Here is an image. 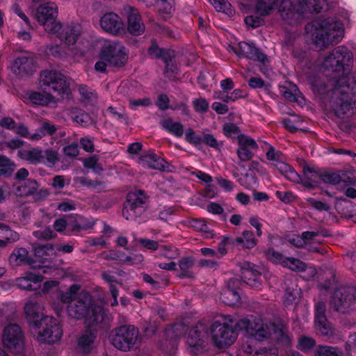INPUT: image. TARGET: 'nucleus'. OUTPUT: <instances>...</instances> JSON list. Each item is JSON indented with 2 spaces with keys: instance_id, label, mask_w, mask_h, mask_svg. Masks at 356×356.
<instances>
[{
  "instance_id": "25",
  "label": "nucleus",
  "mask_w": 356,
  "mask_h": 356,
  "mask_svg": "<svg viewBox=\"0 0 356 356\" xmlns=\"http://www.w3.org/2000/svg\"><path fill=\"white\" fill-rule=\"evenodd\" d=\"M33 252L37 261L42 265L36 266L40 268L45 266L46 264L49 262L52 257L56 254V250L52 244L46 243L34 246Z\"/></svg>"
},
{
  "instance_id": "32",
  "label": "nucleus",
  "mask_w": 356,
  "mask_h": 356,
  "mask_svg": "<svg viewBox=\"0 0 356 356\" xmlns=\"http://www.w3.org/2000/svg\"><path fill=\"white\" fill-rule=\"evenodd\" d=\"M96 338V333L91 329L86 330L78 339V347L84 353H90Z\"/></svg>"
},
{
  "instance_id": "39",
  "label": "nucleus",
  "mask_w": 356,
  "mask_h": 356,
  "mask_svg": "<svg viewBox=\"0 0 356 356\" xmlns=\"http://www.w3.org/2000/svg\"><path fill=\"white\" fill-rule=\"evenodd\" d=\"M145 207H123L122 216L128 220H136L145 212Z\"/></svg>"
},
{
  "instance_id": "56",
  "label": "nucleus",
  "mask_w": 356,
  "mask_h": 356,
  "mask_svg": "<svg viewBox=\"0 0 356 356\" xmlns=\"http://www.w3.org/2000/svg\"><path fill=\"white\" fill-rule=\"evenodd\" d=\"M302 2L310 13H318L323 9L322 0H302Z\"/></svg>"
},
{
  "instance_id": "48",
  "label": "nucleus",
  "mask_w": 356,
  "mask_h": 356,
  "mask_svg": "<svg viewBox=\"0 0 356 356\" xmlns=\"http://www.w3.org/2000/svg\"><path fill=\"white\" fill-rule=\"evenodd\" d=\"M299 92L298 88L294 84L291 85L289 88H284L282 90L283 97L291 102L298 101V93Z\"/></svg>"
},
{
  "instance_id": "49",
  "label": "nucleus",
  "mask_w": 356,
  "mask_h": 356,
  "mask_svg": "<svg viewBox=\"0 0 356 356\" xmlns=\"http://www.w3.org/2000/svg\"><path fill=\"white\" fill-rule=\"evenodd\" d=\"M229 244L234 245V238L229 236H223L219 243L218 249L216 250L217 259L222 258L227 253L225 246Z\"/></svg>"
},
{
  "instance_id": "21",
  "label": "nucleus",
  "mask_w": 356,
  "mask_h": 356,
  "mask_svg": "<svg viewBox=\"0 0 356 356\" xmlns=\"http://www.w3.org/2000/svg\"><path fill=\"white\" fill-rule=\"evenodd\" d=\"M241 282L237 278H231L227 282V285L221 293L222 302L227 305L233 306L240 302L239 294Z\"/></svg>"
},
{
  "instance_id": "34",
  "label": "nucleus",
  "mask_w": 356,
  "mask_h": 356,
  "mask_svg": "<svg viewBox=\"0 0 356 356\" xmlns=\"http://www.w3.org/2000/svg\"><path fill=\"white\" fill-rule=\"evenodd\" d=\"M345 175L341 171H324L320 173V181L332 185H337L344 181L343 176Z\"/></svg>"
},
{
  "instance_id": "35",
  "label": "nucleus",
  "mask_w": 356,
  "mask_h": 356,
  "mask_svg": "<svg viewBox=\"0 0 356 356\" xmlns=\"http://www.w3.org/2000/svg\"><path fill=\"white\" fill-rule=\"evenodd\" d=\"M162 61L165 64L164 75L170 80L175 79L179 72V70L175 62V51L170 54V58H167L166 60H163Z\"/></svg>"
},
{
  "instance_id": "29",
  "label": "nucleus",
  "mask_w": 356,
  "mask_h": 356,
  "mask_svg": "<svg viewBox=\"0 0 356 356\" xmlns=\"http://www.w3.org/2000/svg\"><path fill=\"white\" fill-rule=\"evenodd\" d=\"M234 245L238 248L252 249L257 244V239L252 231L245 230L241 236L234 238Z\"/></svg>"
},
{
  "instance_id": "17",
  "label": "nucleus",
  "mask_w": 356,
  "mask_h": 356,
  "mask_svg": "<svg viewBox=\"0 0 356 356\" xmlns=\"http://www.w3.org/2000/svg\"><path fill=\"white\" fill-rule=\"evenodd\" d=\"M236 154L241 162L251 161L254 153L258 150L259 145L254 139L245 134L238 136Z\"/></svg>"
},
{
  "instance_id": "15",
  "label": "nucleus",
  "mask_w": 356,
  "mask_h": 356,
  "mask_svg": "<svg viewBox=\"0 0 356 356\" xmlns=\"http://www.w3.org/2000/svg\"><path fill=\"white\" fill-rule=\"evenodd\" d=\"M326 305L323 301H318L314 308V324L316 332L323 337H332L334 328L328 321L326 315Z\"/></svg>"
},
{
  "instance_id": "27",
  "label": "nucleus",
  "mask_w": 356,
  "mask_h": 356,
  "mask_svg": "<svg viewBox=\"0 0 356 356\" xmlns=\"http://www.w3.org/2000/svg\"><path fill=\"white\" fill-rule=\"evenodd\" d=\"M268 165L291 181H297L300 178L295 169L283 160L278 163H270Z\"/></svg>"
},
{
  "instance_id": "22",
  "label": "nucleus",
  "mask_w": 356,
  "mask_h": 356,
  "mask_svg": "<svg viewBox=\"0 0 356 356\" xmlns=\"http://www.w3.org/2000/svg\"><path fill=\"white\" fill-rule=\"evenodd\" d=\"M24 314L30 327L33 329L40 327V323L45 316L41 312L39 304L31 300L25 304Z\"/></svg>"
},
{
  "instance_id": "19",
  "label": "nucleus",
  "mask_w": 356,
  "mask_h": 356,
  "mask_svg": "<svg viewBox=\"0 0 356 356\" xmlns=\"http://www.w3.org/2000/svg\"><path fill=\"white\" fill-rule=\"evenodd\" d=\"M37 60L33 56H18L12 65V70L22 76L31 75L36 69Z\"/></svg>"
},
{
  "instance_id": "41",
  "label": "nucleus",
  "mask_w": 356,
  "mask_h": 356,
  "mask_svg": "<svg viewBox=\"0 0 356 356\" xmlns=\"http://www.w3.org/2000/svg\"><path fill=\"white\" fill-rule=\"evenodd\" d=\"M186 140L191 145L195 146L197 149H200L202 145V136L197 135L195 131L188 128L185 134Z\"/></svg>"
},
{
  "instance_id": "64",
  "label": "nucleus",
  "mask_w": 356,
  "mask_h": 356,
  "mask_svg": "<svg viewBox=\"0 0 356 356\" xmlns=\"http://www.w3.org/2000/svg\"><path fill=\"white\" fill-rule=\"evenodd\" d=\"M17 285L19 289L28 291H35L38 289L37 286H35L31 283V282L28 281L25 276L17 280Z\"/></svg>"
},
{
  "instance_id": "24",
  "label": "nucleus",
  "mask_w": 356,
  "mask_h": 356,
  "mask_svg": "<svg viewBox=\"0 0 356 356\" xmlns=\"http://www.w3.org/2000/svg\"><path fill=\"white\" fill-rule=\"evenodd\" d=\"M140 159L149 168L163 172L169 170V163L165 159L154 152H149L142 155Z\"/></svg>"
},
{
  "instance_id": "7",
  "label": "nucleus",
  "mask_w": 356,
  "mask_h": 356,
  "mask_svg": "<svg viewBox=\"0 0 356 356\" xmlns=\"http://www.w3.org/2000/svg\"><path fill=\"white\" fill-rule=\"evenodd\" d=\"M40 81L47 87L45 89L61 97L65 95H67L70 92V83L66 76L59 72L43 70L40 74Z\"/></svg>"
},
{
  "instance_id": "23",
  "label": "nucleus",
  "mask_w": 356,
  "mask_h": 356,
  "mask_svg": "<svg viewBox=\"0 0 356 356\" xmlns=\"http://www.w3.org/2000/svg\"><path fill=\"white\" fill-rule=\"evenodd\" d=\"M247 340L242 343L241 350L248 356H267L266 348H261L257 347L259 341H263L265 339H257L254 336L248 334L245 332Z\"/></svg>"
},
{
  "instance_id": "12",
  "label": "nucleus",
  "mask_w": 356,
  "mask_h": 356,
  "mask_svg": "<svg viewBox=\"0 0 356 356\" xmlns=\"http://www.w3.org/2000/svg\"><path fill=\"white\" fill-rule=\"evenodd\" d=\"M49 33L54 34L61 41L68 45L74 44L81 33V26L76 23L54 24Z\"/></svg>"
},
{
  "instance_id": "54",
  "label": "nucleus",
  "mask_w": 356,
  "mask_h": 356,
  "mask_svg": "<svg viewBox=\"0 0 356 356\" xmlns=\"http://www.w3.org/2000/svg\"><path fill=\"white\" fill-rule=\"evenodd\" d=\"M247 96V93L242 89L236 88L234 89L230 95H226L225 97H222L221 99L225 102L228 103L229 102H235L238 99L245 98Z\"/></svg>"
},
{
  "instance_id": "38",
  "label": "nucleus",
  "mask_w": 356,
  "mask_h": 356,
  "mask_svg": "<svg viewBox=\"0 0 356 356\" xmlns=\"http://www.w3.org/2000/svg\"><path fill=\"white\" fill-rule=\"evenodd\" d=\"M283 266L295 272H304L307 269L305 262L293 257H286L285 261H283Z\"/></svg>"
},
{
  "instance_id": "58",
  "label": "nucleus",
  "mask_w": 356,
  "mask_h": 356,
  "mask_svg": "<svg viewBox=\"0 0 356 356\" xmlns=\"http://www.w3.org/2000/svg\"><path fill=\"white\" fill-rule=\"evenodd\" d=\"M307 202L309 206L318 211H328L330 209V206L328 204L313 197L308 198Z\"/></svg>"
},
{
  "instance_id": "33",
  "label": "nucleus",
  "mask_w": 356,
  "mask_h": 356,
  "mask_svg": "<svg viewBox=\"0 0 356 356\" xmlns=\"http://www.w3.org/2000/svg\"><path fill=\"white\" fill-rule=\"evenodd\" d=\"M18 155L22 159L29 161L31 164L35 165L43 162L42 151L38 148L20 149L18 151Z\"/></svg>"
},
{
  "instance_id": "31",
  "label": "nucleus",
  "mask_w": 356,
  "mask_h": 356,
  "mask_svg": "<svg viewBox=\"0 0 356 356\" xmlns=\"http://www.w3.org/2000/svg\"><path fill=\"white\" fill-rule=\"evenodd\" d=\"M174 51L173 49L169 48L160 47L155 39L151 40V44L147 49V53L152 58L166 60L167 58H170V54Z\"/></svg>"
},
{
  "instance_id": "26",
  "label": "nucleus",
  "mask_w": 356,
  "mask_h": 356,
  "mask_svg": "<svg viewBox=\"0 0 356 356\" xmlns=\"http://www.w3.org/2000/svg\"><path fill=\"white\" fill-rule=\"evenodd\" d=\"M8 261L10 264L13 266L28 264L32 268H37V266L34 265L35 261L29 255L28 250L24 248H15L9 256Z\"/></svg>"
},
{
  "instance_id": "63",
  "label": "nucleus",
  "mask_w": 356,
  "mask_h": 356,
  "mask_svg": "<svg viewBox=\"0 0 356 356\" xmlns=\"http://www.w3.org/2000/svg\"><path fill=\"white\" fill-rule=\"evenodd\" d=\"M130 107L132 110H136L138 106L147 107L152 104V101L149 97L143 99H135L129 101Z\"/></svg>"
},
{
  "instance_id": "42",
  "label": "nucleus",
  "mask_w": 356,
  "mask_h": 356,
  "mask_svg": "<svg viewBox=\"0 0 356 356\" xmlns=\"http://www.w3.org/2000/svg\"><path fill=\"white\" fill-rule=\"evenodd\" d=\"M59 160L58 153L52 149H47L42 152V163L44 164L48 167L54 165Z\"/></svg>"
},
{
  "instance_id": "40",
  "label": "nucleus",
  "mask_w": 356,
  "mask_h": 356,
  "mask_svg": "<svg viewBox=\"0 0 356 356\" xmlns=\"http://www.w3.org/2000/svg\"><path fill=\"white\" fill-rule=\"evenodd\" d=\"M15 169V165L10 159L4 155H0V170L5 173L6 177H10Z\"/></svg>"
},
{
  "instance_id": "11",
  "label": "nucleus",
  "mask_w": 356,
  "mask_h": 356,
  "mask_svg": "<svg viewBox=\"0 0 356 356\" xmlns=\"http://www.w3.org/2000/svg\"><path fill=\"white\" fill-rule=\"evenodd\" d=\"M24 335L17 324L6 326L2 334V343L5 348L14 353H19L24 348Z\"/></svg>"
},
{
  "instance_id": "5",
  "label": "nucleus",
  "mask_w": 356,
  "mask_h": 356,
  "mask_svg": "<svg viewBox=\"0 0 356 356\" xmlns=\"http://www.w3.org/2000/svg\"><path fill=\"white\" fill-rule=\"evenodd\" d=\"M278 0H258L256 3V13L245 17V24L252 29L258 28L264 24V17L270 15L277 5ZM291 0H281L280 7L282 10L291 11L293 6Z\"/></svg>"
},
{
  "instance_id": "43",
  "label": "nucleus",
  "mask_w": 356,
  "mask_h": 356,
  "mask_svg": "<svg viewBox=\"0 0 356 356\" xmlns=\"http://www.w3.org/2000/svg\"><path fill=\"white\" fill-rule=\"evenodd\" d=\"M218 12L224 13L227 15H232L233 10L232 5L227 0H208Z\"/></svg>"
},
{
  "instance_id": "45",
  "label": "nucleus",
  "mask_w": 356,
  "mask_h": 356,
  "mask_svg": "<svg viewBox=\"0 0 356 356\" xmlns=\"http://www.w3.org/2000/svg\"><path fill=\"white\" fill-rule=\"evenodd\" d=\"M315 356H343L335 347L321 346L315 352Z\"/></svg>"
},
{
  "instance_id": "16",
  "label": "nucleus",
  "mask_w": 356,
  "mask_h": 356,
  "mask_svg": "<svg viewBox=\"0 0 356 356\" xmlns=\"http://www.w3.org/2000/svg\"><path fill=\"white\" fill-rule=\"evenodd\" d=\"M100 26L106 33L115 36L125 33V26L122 19L118 14L109 12L104 14L100 19Z\"/></svg>"
},
{
  "instance_id": "61",
  "label": "nucleus",
  "mask_w": 356,
  "mask_h": 356,
  "mask_svg": "<svg viewBox=\"0 0 356 356\" xmlns=\"http://www.w3.org/2000/svg\"><path fill=\"white\" fill-rule=\"evenodd\" d=\"M239 127L234 123H225L222 127V132L227 138H232L234 135L239 134Z\"/></svg>"
},
{
  "instance_id": "37",
  "label": "nucleus",
  "mask_w": 356,
  "mask_h": 356,
  "mask_svg": "<svg viewBox=\"0 0 356 356\" xmlns=\"http://www.w3.org/2000/svg\"><path fill=\"white\" fill-rule=\"evenodd\" d=\"M194 260L192 257H185L181 258L179 261V266L180 269L179 277L181 278H191L193 277V273L190 268L193 267Z\"/></svg>"
},
{
  "instance_id": "9",
  "label": "nucleus",
  "mask_w": 356,
  "mask_h": 356,
  "mask_svg": "<svg viewBox=\"0 0 356 356\" xmlns=\"http://www.w3.org/2000/svg\"><path fill=\"white\" fill-rule=\"evenodd\" d=\"M38 341L41 343L54 344L60 341L63 330L57 319L53 316H44L40 323Z\"/></svg>"
},
{
  "instance_id": "51",
  "label": "nucleus",
  "mask_w": 356,
  "mask_h": 356,
  "mask_svg": "<svg viewBox=\"0 0 356 356\" xmlns=\"http://www.w3.org/2000/svg\"><path fill=\"white\" fill-rule=\"evenodd\" d=\"M316 345V341L309 337L302 336L298 340V348L303 352L312 350Z\"/></svg>"
},
{
  "instance_id": "28",
  "label": "nucleus",
  "mask_w": 356,
  "mask_h": 356,
  "mask_svg": "<svg viewBox=\"0 0 356 356\" xmlns=\"http://www.w3.org/2000/svg\"><path fill=\"white\" fill-rule=\"evenodd\" d=\"M273 333L277 341L281 344L289 346L291 345V338L288 327L283 321H279L273 323Z\"/></svg>"
},
{
  "instance_id": "30",
  "label": "nucleus",
  "mask_w": 356,
  "mask_h": 356,
  "mask_svg": "<svg viewBox=\"0 0 356 356\" xmlns=\"http://www.w3.org/2000/svg\"><path fill=\"white\" fill-rule=\"evenodd\" d=\"M162 129L177 138H181L184 132V125L180 122H175L170 118L161 121Z\"/></svg>"
},
{
  "instance_id": "50",
  "label": "nucleus",
  "mask_w": 356,
  "mask_h": 356,
  "mask_svg": "<svg viewBox=\"0 0 356 356\" xmlns=\"http://www.w3.org/2000/svg\"><path fill=\"white\" fill-rule=\"evenodd\" d=\"M78 180L79 183L82 186L97 191H99L101 190V186L104 185V183L99 180H92L87 177H79Z\"/></svg>"
},
{
  "instance_id": "1",
  "label": "nucleus",
  "mask_w": 356,
  "mask_h": 356,
  "mask_svg": "<svg viewBox=\"0 0 356 356\" xmlns=\"http://www.w3.org/2000/svg\"><path fill=\"white\" fill-rule=\"evenodd\" d=\"M226 322L221 323L214 321L211 326L202 321L191 327L186 343L193 356L202 355L207 350V341L211 334L214 346L225 348L232 345L238 337L240 331L254 336L257 339H268L270 330L262 320L250 317H243L236 321L230 316L225 318Z\"/></svg>"
},
{
  "instance_id": "60",
  "label": "nucleus",
  "mask_w": 356,
  "mask_h": 356,
  "mask_svg": "<svg viewBox=\"0 0 356 356\" xmlns=\"http://www.w3.org/2000/svg\"><path fill=\"white\" fill-rule=\"evenodd\" d=\"M23 188V193L25 195H32L37 191L38 184L35 179H27L24 181Z\"/></svg>"
},
{
  "instance_id": "10",
  "label": "nucleus",
  "mask_w": 356,
  "mask_h": 356,
  "mask_svg": "<svg viewBox=\"0 0 356 356\" xmlns=\"http://www.w3.org/2000/svg\"><path fill=\"white\" fill-rule=\"evenodd\" d=\"M99 58L115 67L124 66L128 60L125 47L119 42H112L102 46Z\"/></svg>"
},
{
  "instance_id": "47",
  "label": "nucleus",
  "mask_w": 356,
  "mask_h": 356,
  "mask_svg": "<svg viewBox=\"0 0 356 356\" xmlns=\"http://www.w3.org/2000/svg\"><path fill=\"white\" fill-rule=\"evenodd\" d=\"M193 106L196 113H205L209 108V103L205 98H196L192 102Z\"/></svg>"
},
{
  "instance_id": "14",
  "label": "nucleus",
  "mask_w": 356,
  "mask_h": 356,
  "mask_svg": "<svg viewBox=\"0 0 356 356\" xmlns=\"http://www.w3.org/2000/svg\"><path fill=\"white\" fill-rule=\"evenodd\" d=\"M58 15V7L54 3H46L38 7L35 17L47 32L52 31Z\"/></svg>"
},
{
  "instance_id": "36",
  "label": "nucleus",
  "mask_w": 356,
  "mask_h": 356,
  "mask_svg": "<svg viewBox=\"0 0 356 356\" xmlns=\"http://www.w3.org/2000/svg\"><path fill=\"white\" fill-rule=\"evenodd\" d=\"M0 236L6 242V246L9 243H14L19 239V234L10 229V227L0 222Z\"/></svg>"
},
{
  "instance_id": "18",
  "label": "nucleus",
  "mask_w": 356,
  "mask_h": 356,
  "mask_svg": "<svg viewBox=\"0 0 356 356\" xmlns=\"http://www.w3.org/2000/svg\"><path fill=\"white\" fill-rule=\"evenodd\" d=\"M259 267L251 262H245L241 266V279L251 288L259 289L262 285L261 273Z\"/></svg>"
},
{
  "instance_id": "3",
  "label": "nucleus",
  "mask_w": 356,
  "mask_h": 356,
  "mask_svg": "<svg viewBox=\"0 0 356 356\" xmlns=\"http://www.w3.org/2000/svg\"><path fill=\"white\" fill-rule=\"evenodd\" d=\"M68 315L77 320H84L89 327L97 325L106 321L104 308L97 305L90 293L81 292L77 299L67 306Z\"/></svg>"
},
{
  "instance_id": "55",
  "label": "nucleus",
  "mask_w": 356,
  "mask_h": 356,
  "mask_svg": "<svg viewBox=\"0 0 356 356\" xmlns=\"http://www.w3.org/2000/svg\"><path fill=\"white\" fill-rule=\"evenodd\" d=\"M79 93L83 99L88 102H91L96 99V93L86 85H81L79 88Z\"/></svg>"
},
{
  "instance_id": "46",
  "label": "nucleus",
  "mask_w": 356,
  "mask_h": 356,
  "mask_svg": "<svg viewBox=\"0 0 356 356\" xmlns=\"http://www.w3.org/2000/svg\"><path fill=\"white\" fill-rule=\"evenodd\" d=\"M50 97V95H45L40 92H32L29 95V99L33 104L42 106L49 102Z\"/></svg>"
},
{
  "instance_id": "2",
  "label": "nucleus",
  "mask_w": 356,
  "mask_h": 356,
  "mask_svg": "<svg viewBox=\"0 0 356 356\" xmlns=\"http://www.w3.org/2000/svg\"><path fill=\"white\" fill-rule=\"evenodd\" d=\"M325 74L335 80L330 99V108L338 118L356 112V81L351 74L353 52L343 45L335 47L323 63Z\"/></svg>"
},
{
  "instance_id": "52",
  "label": "nucleus",
  "mask_w": 356,
  "mask_h": 356,
  "mask_svg": "<svg viewBox=\"0 0 356 356\" xmlns=\"http://www.w3.org/2000/svg\"><path fill=\"white\" fill-rule=\"evenodd\" d=\"M202 143H204L208 147H212L216 150H220L222 145V143L218 142L211 134H203Z\"/></svg>"
},
{
  "instance_id": "13",
  "label": "nucleus",
  "mask_w": 356,
  "mask_h": 356,
  "mask_svg": "<svg viewBox=\"0 0 356 356\" xmlns=\"http://www.w3.org/2000/svg\"><path fill=\"white\" fill-rule=\"evenodd\" d=\"M233 52L239 58H247L266 65L268 63L267 56L258 48L254 43L241 41L237 47L232 48Z\"/></svg>"
},
{
  "instance_id": "57",
  "label": "nucleus",
  "mask_w": 356,
  "mask_h": 356,
  "mask_svg": "<svg viewBox=\"0 0 356 356\" xmlns=\"http://www.w3.org/2000/svg\"><path fill=\"white\" fill-rule=\"evenodd\" d=\"M265 255L268 259L273 260L277 264H281L282 266L286 258L281 252H277L273 248L266 250Z\"/></svg>"
},
{
  "instance_id": "8",
  "label": "nucleus",
  "mask_w": 356,
  "mask_h": 356,
  "mask_svg": "<svg viewBox=\"0 0 356 356\" xmlns=\"http://www.w3.org/2000/svg\"><path fill=\"white\" fill-rule=\"evenodd\" d=\"M356 300V287L341 286L331 295L330 305L335 311L346 313Z\"/></svg>"
},
{
  "instance_id": "59",
  "label": "nucleus",
  "mask_w": 356,
  "mask_h": 356,
  "mask_svg": "<svg viewBox=\"0 0 356 356\" xmlns=\"http://www.w3.org/2000/svg\"><path fill=\"white\" fill-rule=\"evenodd\" d=\"M303 177L307 178L309 180L314 181L315 183L318 184L320 181V173L316 171L314 168L309 166H305L303 168Z\"/></svg>"
},
{
  "instance_id": "4",
  "label": "nucleus",
  "mask_w": 356,
  "mask_h": 356,
  "mask_svg": "<svg viewBox=\"0 0 356 356\" xmlns=\"http://www.w3.org/2000/svg\"><path fill=\"white\" fill-rule=\"evenodd\" d=\"M312 27L315 30L314 44L320 49L339 43L343 37V24L336 17H318L313 21Z\"/></svg>"
},
{
  "instance_id": "20",
  "label": "nucleus",
  "mask_w": 356,
  "mask_h": 356,
  "mask_svg": "<svg viewBox=\"0 0 356 356\" xmlns=\"http://www.w3.org/2000/svg\"><path fill=\"white\" fill-rule=\"evenodd\" d=\"M127 19V29L129 34L139 36L145 33V25L139 11L136 8L131 6L128 8Z\"/></svg>"
},
{
  "instance_id": "44",
  "label": "nucleus",
  "mask_w": 356,
  "mask_h": 356,
  "mask_svg": "<svg viewBox=\"0 0 356 356\" xmlns=\"http://www.w3.org/2000/svg\"><path fill=\"white\" fill-rule=\"evenodd\" d=\"M145 198L141 195L129 194L127 195V201L123 207H145Z\"/></svg>"
},
{
  "instance_id": "6",
  "label": "nucleus",
  "mask_w": 356,
  "mask_h": 356,
  "mask_svg": "<svg viewBox=\"0 0 356 356\" xmlns=\"http://www.w3.org/2000/svg\"><path fill=\"white\" fill-rule=\"evenodd\" d=\"M138 337L139 330L136 326L123 325L110 332L109 340L115 348L126 352L134 348Z\"/></svg>"
},
{
  "instance_id": "53",
  "label": "nucleus",
  "mask_w": 356,
  "mask_h": 356,
  "mask_svg": "<svg viewBox=\"0 0 356 356\" xmlns=\"http://www.w3.org/2000/svg\"><path fill=\"white\" fill-rule=\"evenodd\" d=\"M266 156L271 163H278L283 160L284 154L281 151L276 150L273 146L269 145Z\"/></svg>"
},
{
  "instance_id": "62",
  "label": "nucleus",
  "mask_w": 356,
  "mask_h": 356,
  "mask_svg": "<svg viewBox=\"0 0 356 356\" xmlns=\"http://www.w3.org/2000/svg\"><path fill=\"white\" fill-rule=\"evenodd\" d=\"M170 99L166 94H160L157 97L156 106L161 111H166L169 109Z\"/></svg>"
}]
</instances>
